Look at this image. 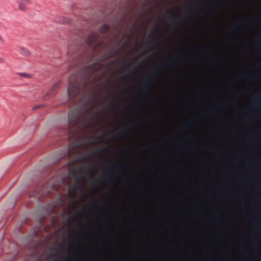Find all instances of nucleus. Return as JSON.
<instances>
[{
  "label": "nucleus",
  "mask_w": 261,
  "mask_h": 261,
  "mask_svg": "<svg viewBox=\"0 0 261 261\" xmlns=\"http://www.w3.org/2000/svg\"><path fill=\"white\" fill-rule=\"evenodd\" d=\"M210 80L211 82H212L213 83H214L216 82V79L214 78V77H211L210 79Z\"/></svg>",
  "instance_id": "45"
},
{
  "label": "nucleus",
  "mask_w": 261,
  "mask_h": 261,
  "mask_svg": "<svg viewBox=\"0 0 261 261\" xmlns=\"http://www.w3.org/2000/svg\"><path fill=\"white\" fill-rule=\"evenodd\" d=\"M110 105L113 107H115V103L114 102L111 103Z\"/></svg>",
  "instance_id": "54"
},
{
  "label": "nucleus",
  "mask_w": 261,
  "mask_h": 261,
  "mask_svg": "<svg viewBox=\"0 0 261 261\" xmlns=\"http://www.w3.org/2000/svg\"><path fill=\"white\" fill-rule=\"evenodd\" d=\"M240 94V90L237 89H234L232 91L230 94V97L232 100L234 102H237L238 99V95Z\"/></svg>",
  "instance_id": "17"
},
{
  "label": "nucleus",
  "mask_w": 261,
  "mask_h": 261,
  "mask_svg": "<svg viewBox=\"0 0 261 261\" xmlns=\"http://www.w3.org/2000/svg\"><path fill=\"white\" fill-rule=\"evenodd\" d=\"M100 185V180L99 178L95 179L92 183V186L95 189L98 188Z\"/></svg>",
  "instance_id": "23"
},
{
  "label": "nucleus",
  "mask_w": 261,
  "mask_h": 261,
  "mask_svg": "<svg viewBox=\"0 0 261 261\" xmlns=\"http://www.w3.org/2000/svg\"><path fill=\"white\" fill-rule=\"evenodd\" d=\"M134 180L136 182H137L138 180V177L136 175H135Z\"/></svg>",
  "instance_id": "46"
},
{
  "label": "nucleus",
  "mask_w": 261,
  "mask_h": 261,
  "mask_svg": "<svg viewBox=\"0 0 261 261\" xmlns=\"http://www.w3.org/2000/svg\"><path fill=\"white\" fill-rule=\"evenodd\" d=\"M103 112H104V111H102V112H98L97 113V115H98V116H99V115H100V113H103Z\"/></svg>",
  "instance_id": "59"
},
{
  "label": "nucleus",
  "mask_w": 261,
  "mask_h": 261,
  "mask_svg": "<svg viewBox=\"0 0 261 261\" xmlns=\"http://www.w3.org/2000/svg\"><path fill=\"white\" fill-rule=\"evenodd\" d=\"M82 186V184L78 180H76L74 185L68 188V193L71 195L74 194L75 192V189H80Z\"/></svg>",
  "instance_id": "10"
},
{
  "label": "nucleus",
  "mask_w": 261,
  "mask_h": 261,
  "mask_svg": "<svg viewBox=\"0 0 261 261\" xmlns=\"http://www.w3.org/2000/svg\"><path fill=\"white\" fill-rule=\"evenodd\" d=\"M255 89H256V87L255 86L252 87V88H250V90L251 91L254 90Z\"/></svg>",
  "instance_id": "56"
},
{
  "label": "nucleus",
  "mask_w": 261,
  "mask_h": 261,
  "mask_svg": "<svg viewBox=\"0 0 261 261\" xmlns=\"http://www.w3.org/2000/svg\"><path fill=\"white\" fill-rule=\"evenodd\" d=\"M144 63V61H142L141 63L139 64L137 66L134 67L130 70V73L135 74L138 71L142 68V64Z\"/></svg>",
  "instance_id": "19"
},
{
  "label": "nucleus",
  "mask_w": 261,
  "mask_h": 261,
  "mask_svg": "<svg viewBox=\"0 0 261 261\" xmlns=\"http://www.w3.org/2000/svg\"><path fill=\"white\" fill-rule=\"evenodd\" d=\"M150 145H147L145 146V147H144V150H146L147 149H148V148H150Z\"/></svg>",
  "instance_id": "44"
},
{
  "label": "nucleus",
  "mask_w": 261,
  "mask_h": 261,
  "mask_svg": "<svg viewBox=\"0 0 261 261\" xmlns=\"http://www.w3.org/2000/svg\"><path fill=\"white\" fill-rule=\"evenodd\" d=\"M227 100H224L221 103V106L223 108V110H227L228 108V106L227 104Z\"/></svg>",
  "instance_id": "28"
},
{
  "label": "nucleus",
  "mask_w": 261,
  "mask_h": 261,
  "mask_svg": "<svg viewBox=\"0 0 261 261\" xmlns=\"http://www.w3.org/2000/svg\"><path fill=\"white\" fill-rule=\"evenodd\" d=\"M222 111L220 110L218 106H216L214 109L211 111L208 112V113H213L215 115H218L221 113Z\"/></svg>",
  "instance_id": "24"
},
{
  "label": "nucleus",
  "mask_w": 261,
  "mask_h": 261,
  "mask_svg": "<svg viewBox=\"0 0 261 261\" xmlns=\"http://www.w3.org/2000/svg\"><path fill=\"white\" fill-rule=\"evenodd\" d=\"M240 51L242 53L247 54L249 52L250 48L248 45L246 44L241 47Z\"/></svg>",
  "instance_id": "25"
},
{
  "label": "nucleus",
  "mask_w": 261,
  "mask_h": 261,
  "mask_svg": "<svg viewBox=\"0 0 261 261\" xmlns=\"http://www.w3.org/2000/svg\"><path fill=\"white\" fill-rule=\"evenodd\" d=\"M196 215L198 216L199 219L201 221H203L205 220V217L203 216L201 214L197 213Z\"/></svg>",
  "instance_id": "31"
},
{
  "label": "nucleus",
  "mask_w": 261,
  "mask_h": 261,
  "mask_svg": "<svg viewBox=\"0 0 261 261\" xmlns=\"http://www.w3.org/2000/svg\"><path fill=\"white\" fill-rule=\"evenodd\" d=\"M226 40L229 44H233V39H232V38L228 37L226 38Z\"/></svg>",
  "instance_id": "34"
},
{
  "label": "nucleus",
  "mask_w": 261,
  "mask_h": 261,
  "mask_svg": "<svg viewBox=\"0 0 261 261\" xmlns=\"http://www.w3.org/2000/svg\"><path fill=\"white\" fill-rule=\"evenodd\" d=\"M42 107V105H38V106H36L34 107V110H35V109H37V108H39V107Z\"/></svg>",
  "instance_id": "50"
},
{
  "label": "nucleus",
  "mask_w": 261,
  "mask_h": 261,
  "mask_svg": "<svg viewBox=\"0 0 261 261\" xmlns=\"http://www.w3.org/2000/svg\"><path fill=\"white\" fill-rule=\"evenodd\" d=\"M151 34L154 35L156 38L150 39L149 42L150 44L152 45L155 43L159 42V39L160 37V29L159 27L153 28L150 31Z\"/></svg>",
  "instance_id": "7"
},
{
  "label": "nucleus",
  "mask_w": 261,
  "mask_h": 261,
  "mask_svg": "<svg viewBox=\"0 0 261 261\" xmlns=\"http://www.w3.org/2000/svg\"><path fill=\"white\" fill-rule=\"evenodd\" d=\"M131 65H132V63L131 62H129L128 63H127V64H126V65H124V68L125 69H126L128 67H129Z\"/></svg>",
  "instance_id": "37"
},
{
  "label": "nucleus",
  "mask_w": 261,
  "mask_h": 261,
  "mask_svg": "<svg viewBox=\"0 0 261 261\" xmlns=\"http://www.w3.org/2000/svg\"><path fill=\"white\" fill-rule=\"evenodd\" d=\"M171 23L172 24H178V21H177V20L176 19H173L171 21Z\"/></svg>",
  "instance_id": "36"
},
{
  "label": "nucleus",
  "mask_w": 261,
  "mask_h": 261,
  "mask_svg": "<svg viewBox=\"0 0 261 261\" xmlns=\"http://www.w3.org/2000/svg\"><path fill=\"white\" fill-rule=\"evenodd\" d=\"M124 181H125V183H126V184H128V183H129L130 180H129V179H125V180H124Z\"/></svg>",
  "instance_id": "52"
},
{
  "label": "nucleus",
  "mask_w": 261,
  "mask_h": 261,
  "mask_svg": "<svg viewBox=\"0 0 261 261\" xmlns=\"http://www.w3.org/2000/svg\"><path fill=\"white\" fill-rule=\"evenodd\" d=\"M150 50V48L149 47H148L146 48V51H149Z\"/></svg>",
  "instance_id": "64"
},
{
  "label": "nucleus",
  "mask_w": 261,
  "mask_h": 261,
  "mask_svg": "<svg viewBox=\"0 0 261 261\" xmlns=\"http://www.w3.org/2000/svg\"><path fill=\"white\" fill-rule=\"evenodd\" d=\"M245 134L247 135H250L251 134V133L250 131H246L245 132Z\"/></svg>",
  "instance_id": "47"
},
{
  "label": "nucleus",
  "mask_w": 261,
  "mask_h": 261,
  "mask_svg": "<svg viewBox=\"0 0 261 261\" xmlns=\"http://www.w3.org/2000/svg\"><path fill=\"white\" fill-rule=\"evenodd\" d=\"M239 77L247 81L256 80V76L250 73H241L239 75Z\"/></svg>",
  "instance_id": "11"
},
{
  "label": "nucleus",
  "mask_w": 261,
  "mask_h": 261,
  "mask_svg": "<svg viewBox=\"0 0 261 261\" xmlns=\"http://www.w3.org/2000/svg\"><path fill=\"white\" fill-rule=\"evenodd\" d=\"M198 123V119L196 118H192L191 120H188L186 122V123L181 127L178 128L179 132H181L182 129H187L189 127V126L191 124H195Z\"/></svg>",
  "instance_id": "12"
},
{
  "label": "nucleus",
  "mask_w": 261,
  "mask_h": 261,
  "mask_svg": "<svg viewBox=\"0 0 261 261\" xmlns=\"http://www.w3.org/2000/svg\"><path fill=\"white\" fill-rule=\"evenodd\" d=\"M254 45L255 47L260 48L261 46V33L258 35L254 41Z\"/></svg>",
  "instance_id": "20"
},
{
  "label": "nucleus",
  "mask_w": 261,
  "mask_h": 261,
  "mask_svg": "<svg viewBox=\"0 0 261 261\" xmlns=\"http://www.w3.org/2000/svg\"><path fill=\"white\" fill-rule=\"evenodd\" d=\"M180 74L179 73H176L172 77V80H178L180 78Z\"/></svg>",
  "instance_id": "30"
},
{
  "label": "nucleus",
  "mask_w": 261,
  "mask_h": 261,
  "mask_svg": "<svg viewBox=\"0 0 261 261\" xmlns=\"http://www.w3.org/2000/svg\"><path fill=\"white\" fill-rule=\"evenodd\" d=\"M245 121L247 123H250V121L248 119H245Z\"/></svg>",
  "instance_id": "60"
},
{
  "label": "nucleus",
  "mask_w": 261,
  "mask_h": 261,
  "mask_svg": "<svg viewBox=\"0 0 261 261\" xmlns=\"http://www.w3.org/2000/svg\"><path fill=\"white\" fill-rule=\"evenodd\" d=\"M218 3V0H208L207 10L208 12H210L212 11H215L216 10L215 5Z\"/></svg>",
  "instance_id": "13"
},
{
  "label": "nucleus",
  "mask_w": 261,
  "mask_h": 261,
  "mask_svg": "<svg viewBox=\"0 0 261 261\" xmlns=\"http://www.w3.org/2000/svg\"><path fill=\"white\" fill-rule=\"evenodd\" d=\"M91 235V233H90V232H88V233H87V236H90Z\"/></svg>",
  "instance_id": "62"
},
{
  "label": "nucleus",
  "mask_w": 261,
  "mask_h": 261,
  "mask_svg": "<svg viewBox=\"0 0 261 261\" xmlns=\"http://www.w3.org/2000/svg\"><path fill=\"white\" fill-rule=\"evenodd\" d=\"M110 29V26L108 24H104L99 28V32L102 34L107 33Z\"/></svg>",
  "instance_id": "21"
},
{
  "label": "nucleus",
  "mask_w": 261,
  "mask_h": 261,
  "mask_svg": "<svg viewBox=\"0 0 261 261\" xmlns=\"http://www.w3.org/2000/svg\"><path fill=\"white\" fill-rule=\"evenodd\" d=\"M83 88L82 84L76 78L72 76L69 79L68 88V96L70 99L74 98L78 94L82 92Z\"/></svg>",
  "instance_id": "3"
},
{
  "label": "nucleus",
  "mask_w": 261,
  "mask_h": 261,
  "mask_svg": "<svg viewBox=\"0 0 261 261\" xmlns=\"http://www.w3.org/2000/svg\"><path fill=\"white\" fill-rule=\"evenodd\" d=\"M107 204H108V205H110V204H111V202H110V200H109V201H107Z\"/></svg>",
  "instance_id": "61"
},
{
  "label": "nucleus",
  "mask_w": 261,
  "mask_h": 261,
  "mask_svg": "<svg viewBox=\"0 0 261 261\" xmlns=\"http://www.w3.org/2000/svg\"><path fill=\"white\" fill-rule=\"evenodd\" d=\"M214 219L217 221H218L220 220V217L218 216H215L214 217Z\"/></svg>",
  "instance_id": "40"
},
{
  "label": "nucleus",
  "mask_w": 261,
  "mask_h": 261,
  "mask_svg": "<svg viewBox=\"0 0 261 261\" xmlns=\"http://www.w3.org/2000/svg\"><path fill=\"white\" fill-rule=\"evenodd\" d=\"M212 258H213L212 256H210V255L208 256V257H207V259L208 260H212Z\"/></svg>",
  "instance_id": "48"
},
{
  "label": "nucleus",
  "mask_w": 261,
  "mask_h": 261,
  "mask_svg": "<svg viewBox=\"0 0 261 261\" xmlns=\"http://www.w3.org/2000/svg\"><path fill=\"white\" fill-rule=\"evenodd\" d=\"M118 53V50L117 49H115V50L113 51V53H111V55L110 56H114L116 55H117Z\"/></svg>",
  "instance_id": "35"
},
{
  "label": "nucleus",
  "mask_w": 261,
  "mask_h": 261,
  "mask_svg": "<svg viewBox=\"0 0 261 261\" xmlns=\"http://www.w3.org/2000/svg\"><path fill=\"white\" fill-rule=\"evenodd\" d=\"M194 148L193 146L192 145H187L185 147V149L188 152H191Z\"/></svg>",
  "instance_id": "29"
},
{
  "label": "nucleus",
  "mask_w": 261,
  "mask_h": 261,
  "mask_svg": "<svg viewBox=\"0 0 261 261\" xmlns=\"http://www.w3.org/2000/svg\"><path fill=\"white\" fill-rule=\"evenodd\" d=\"M197 60V59L196 58H193L192 60V62H196Z\"/></svg>",
  "instance_id": "51"
},
{
  "label": "nucleus",
  "mask_w": 261,
  "mask_h": 261,
  "mask_svg": "<svg viewBox=\"0 0 261 261\" xmlns=\"http://www.w3.org/2000/svg\"><path fill=\"white\" fill-rule=\"evenodd\" d=\"M121 151L124 153H130V151L128 147H124L121 149Z\"/></svg>",
  "instance_id": "32"
},
{
  "label": "nucleus",
  "mask_w": 261,
  "mask_h": 261,
  "mask_svg": "<svg viewBox=\"0 0 261 261\" xmlns=\"http://www.w3.org/2000/svg\"><path fill=\"white\" fill-rule=\"evenodd\" d=\"M92 167H93V164H89V168L90 169H91L92 168Z\"/></svg>",
  "instance_id": "55"
},
{
  "label": "nucleus",
  "mask_w": 261,
  "mask_h": 261,
  "mask_svg": "<svg viewBox=\"0 0 261 261\" xmlns=\"http://www.w3.org/2000/svg\"><path fill=\"white\" fill-rule=\"evenodd\" d=\"M161 207L164 210L166 208V205L164 202H162L161 203Z\"/></svg>",
  "instance_id": "38"
},
{
  "label": "nucleus",
  "mask_w": 261,
  "mask_h": 261,
  "mask_svg": "<svg viewBox=\"0 0 261 261\" xmlns=\"http://www.w3.org/2000/svg\"><path fill=\"white\" fill-rule=\"evenodd\" d=\"M177 56L172 57L170 64L168 63H164L162 64L158 68H155L150 74V76L147 78L146 81L141 87L139 92L146 95L149 94L152 88V85L155 83L156 79L161 76V71L163 72L165 70L166 68L174 67L179 65V63L182 62L184 59V54L181 51H177Z\"/></svg>",
  "instance_id": "1"
},
{
  "label": "nucleus",
  "mask_w": 261,
  "mask_h": 261,
  "mask_svg": "<svg viewBox=\"0 0 261 261\" xmlns=\"http://www.w3.org/2000/svg\"><path fill=\"white\" fill-rule=\"evenodd\" d=\"M201 59H202V61H204L205 62L208 63L209 65L211 67H216V65H217V64H216V63L215 62H214V61H213V62L212 61L209 62L208 60L207 59H205L204 58H202Z\"/></svg>",
  "instance_id": "27"
},
{
  "label": "nucleus",
  "mask_w": 261,
  "mask_h": 261,
  "mask_svg": "<svg viewBox=\"0 0 261 261\" xmlns=\"http://www.w3.org/2000/svg\"><path fill=\"white\" fill-rule=\"evenodd\" d=\"M80 145L76 141L72 142L68 144V151L70 153L75 152L79 148Z\"/></svg>",
  "instance_id": "9"
},
{
  "label": "nucleus",
  "mask_w": 261,
  "mask_h": 261,
  "mask_svg": "<svg viewBox=\"0 0 261 261\" xmlns=\"http://www.w3.org/2000/svg\"><path fill=\"white\" fill-rule=\"evenodd\" d=\"M101 179L103 182L110 184H113L114 181L113 177L109 174H107L105 177H102Z\"/></svg>",
  "instance_id": "18"
},
{
  "label": "nucleus",
  "mask_w": 261,
  "mask_h": 261,
  "mask_svg": "<svg viewBox=\"0 0 261 261\" xmlns=\"http://www.w3.org/2000/svg\"><path fill=\"white\" fill-rule=\"evenodd\" d=\"M107 150V147H103L101 149H96L92 152L87 153L82 157V159L86 161H90L96 154L100 153L101 151H106Z\"/></svg>",
  "instance_id": "6"
},
{
  "label": "nucleus",
  "mask_w": 261,
  "mask_h": 261,
  "mask_svg": "<svg viewBox=\"0 0 261 261\" xmlns=\"http://www.w3.org/2000/svg\"><path fill=\"white\" fill-rule=\"evenodd\" d=\"M92 109V106L83 110L82 109H75L68 113V125L69 127H79L81 125L83 128H89L94 124L96 116H89L88 111Z\"/></svg>",
  "instance_id": "2"
},
{
  "label": "nucleus",
  "mask_w": 261,
  "mask_h": 261,
  "mask_svg": "<svg viewBox=\"0 0 261 261\" xmlns=\"http://www.w3.org/2000/svg\"><path fill=\"white\" fill-rule=\"evenodd\" d=\"M113 240V237H108V241L109 242H111V241H112Z\"/></svg>",
  "instance_id": "43"
},
{
  "label": "nucleus",
  "mask_w": 261,
  "mask_h": 261,
  "mask_svg": "<svg viewBox=\"0 0 261 261\" xmlns=\"http://www.w3.org/2000/svg\"><path fill=\"white\" fill-rule=\"evenodd\" d=\"M128 131L127 130H124L123 131H120L118 133L115 135V136L117 138H122L124 137V133H127Z\"/></svg>",
  "instance_id": "26"
},
{
  "label": "nucleus",
  "mask_w": 261,
  "mask_h": 261,
  "mask_svg": "<svg viewBox=\"0 0 261 261\" xmlns=\"http://www.w3.org/2000/svg\"><path fill=\"white\" fill-rule=\"evenodd\" d=\"M18 75L24 77H29V75L25 73H18Z\"/></svg>",
  "instance_id": "33"
},
{
  "label": "nucleus",
  "mask_w": 261,
  "mask_h": 261,
  "mask_svg": "<svg viewBox=\"0 0 261 261\" xmlns=\"http://www.w3.org/2000/svg\"><path fill=\"white\" fill-rule=\"evenodd\" d=\"M194 19H195L196 20H197V21H199V19H198L197 18L194 17Z\"/></svg>",
  "instance_id": "63"
},
{
  "label": "nucleus",
  "mask_w": 261,
  "mask_h": 261,
  "mask_svg": "<svg viewBox=\"0 0 261 261\" xmlns=\"http://www.w3.org/2000/svg\"><path fill=\"white\" fill-rule=\"evenodd\" d=\"M101 68V64L99 63H94L90 65L87 66L83 69V76L85 79V83L83 87V90H85L86 86L89 84V80L91 75L98 71Z\"/></svg>",
  "instance_id": "4"
},
{
  "label": "nucleus",
  "mask_w": 261,
  "mask_h": 261,
  "mask_svg": "<svg viewBox=\"0 0 261 261\" xmlns=\"http://www.w3.org/2000/svg\"><path fill=\"white\" fill-rule=\"evenodd\" d=\"M98 38L99 34L98 33H92L87 38L86 42L89 46H90L92 43L98 40Z\"/></svg>",
  "instance_id": "8"
},
{
  "label": "nucleus",
  "mask_w": 261,
  "mask_h": 261,
  "mask_svg": "<svg viewBox=\"0 0 261 261\" xmlns=\"http://www.w3.org/2000/svg\"><path fill=\"white\" fill-rule=\"evenodd\" d=\"M128 76H129L128 74H125V75H123L122 78L123 80H124V79L128 78Z\"/></svg>",
  "instance_id": "42"
},
{
  "label": "nucleus",
  "mask_w": 261,
  "mask_h": 261,
  "mask_svg": "<svg viewBox=\"0 0 261 261\" xmlns=\"http://www.w3.org/2000/svg\"><path fill=\"white\" fill-rule=\"evenodd\" d=\"M148 100H149V102L151 104L152 106H154V103L150 99H148Z\"/></svg>",
  "instance_id": "49"
},
{
  "label": "nucleus",
  "mask_w": 261,
  "mask_h": 261,
  "mask_svg": "<svg viewBox=\"0 0 261 261\" xmlns=\"http://www.w3.org/2000/svg\"><path fill=\"white\" fill-rule=\"evenodd\" d=\"M167 13L171 14L172 16H173V15H174L173 13H171V12L170 11H167Z\"/></svg>",
  "instance_id": "57"
},
{
  "label": "nucleus",
  "mask_w": 261,
  "mask_h": 261,
  "mask_svg": "<svg viewBox=\"0 0 261 261\" xmlns=\"http://www.w3.org/2000/svg\"><path fill=\"white\" fill-rule=\"evenodd\" d=\"M18 51L20 54L25 56H28L30 55V51L24 47H19Z\"/></svg>",
  "instance_id": "22"
},
{
  "label": "nucleus",
  "mask_w": 261,
  "mask_h": 261,
  "mask_svg": "<svg viewBox=\"0 0 261 261\" xmlns=\"http://www.w3.org/2000/svg\"><path fill=\"white\" fill-rule=\"evenodd\" d=\"M203 53V54H206L208 53V51L206 49H204Z\"/></svg>",
  "instance_id": "53"
},
{
  "label": "nucleus",
  "mask_w": 261,
  "mask_h": 261,
  "mask_svg": "<svg viewBox=\"0 0 261 261\" xmlns=\"http://www.w3.org/2000/svg\"><path fill=\"white\" fill-rule=\"evenodd\" d=\"M254 102L256 104V110L258 114H261V94L254 99Z\"/></svg>",
  "instance_id": "14"
},
{
  "label": "nucleus",
  "mask_w": 261,
  "mask_h": 261,
  "mask_svg": "<svg viewBox=\"0 0 261 261\" xmlns=\"http://www.w3.org/2000/svg\"><path fill=\"white\" fill-rule=\"evenodd\" d=\"M109 167H110L113 175H115L118 172H119L120 165L119 164H113L110 165Z\"/></svg>",
  "instance_id": "16"
},
{
  "label": "nucleus",
  "mask_w": 261,
  "mask_h": 261,
  "mask_svg": "<svg viewBox=\"0 0 261 261\" xmlns=\"http://www.w3.org/2000/svg\"><path fill=\"white\" fill-rule=\"evenodd\" d=\"M173 90L174 91H175V92H176V93L178 92V91H179L178 89L177 88H176V87H173Z\"/></svg>",
  "instance_id": "41"
},
{
  "label": "nucleus",
  "mask_w": 261,
  "mask_h": 261,
  "mask_svg": "<svg viewBox=\"0 0 261 261\" xmlns=\"http://www.w3.org/2000/svg\"><path fill=\"white\" fill-rule=\"evenodd\" d=\"M30 4V0H20L18 8L21 11H24L27 6Z\"/></svg>",
  "instance_id": "15"
},
{
  "label": "nucleus",
  "mask_w": 261,
  "mask_h": 261,
  "mask_svg": "<svg viewBox=\"0 0 261 261\" xmlns=\"http://www.w3.org/2000/svg\"><path fill=\"white\" fill-rule=\"evenodd\" d=\"M255 20V17L253 16L251 18H247L246 19L241 20L239 22H235L232 24V28L230 31L234 32L236 29L243 28L248 26V25L252 24Z\"/></svg>",
  "instance_id": "5"
},
{
  "label": "nucleus",
  "mask_w": 261,
  "mask_h": 261,
  "mask_svg": "<svg viewBox=\"0 0 261 261\" xmlns=\"http://www.w3.org/2000/svg\"><path fill=\"white\" fill-rule=\"evenodd\" d=\"M103 226H106V227H109L110 226V224L107 222V221H105L104 222H103Z\"/></svg>",
  "instance_id": "39"
},
{
  "label": "nucleus",
  "mask_w": 261,
  "mask_h": 261,
  "mask_svg": "<svg viewBox=\"0 0 261 261\" xmlns=\"http://www.w3.org/2000/svg\"><path fill=\"white\" fill-rule=\"evenodd\" d=\"M249 146H253V144H252V142H249Z\"/></svg>",
  "instance_id": "58"
}]
</instances>
